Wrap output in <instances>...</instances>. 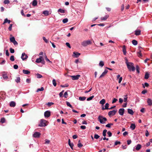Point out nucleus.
<instances>
[{"mask_svg":"<svg viewBox=\"0 0 152 152\" xmlns=\"http://www.w3.org/2000/svg\"><path fill=\"white\" fill-rule=\"evenodd\" d=\"M98 120L101 124H104L105 122L107 121V118L105 117H103L102 115H99L98 118Z\"/></svg>","mask_w":152,"mask_h":152,"instance_id":"obj_1","label":"nucleus"},{"mask_svg":"<svg viewBox=\"0 0 152 152\" xmlns=\"http://www.w3.org/2000/svg\"><path fill=\"white\" fill-rule=\"evenodd\" d=\"M36 62L37 63H41L42 64H45V61L44 59L42 56H40L39 58L37 59Z\"/></svg>","mask_w":152,"mask_h":152,"instance_id":"obj_2","label":"nucleus"},{"mask_svg":"<svg viewBox=\"0 0 152 152\" xmlns=\"http://www.w3.org/2000/svg\"><path fill=\"white\" fill-rule=\"evenodd\" d=\"M91 42L89 40L84 41L81 43V45L85 47L87 46L88 45H91Z\"/></svg>","mask_w":152,"mask_h":152,"instance_id":"obj_3","label":"nucleus"},{"mask_svg":"<svg viewBox=\"0 0 152 152\" xmlns=\"http://www.w3.org/2000/svg\"><path fill=\"white\" fill-rule=\"evenodd\" d=\"M129 71H133V63L132 62H129L126 65Z\"/></svg>","mask_w":152,"mask_h":152,"instance_id":"obj_4","label":"nucleus"},{"mask_svg":"<svg viewBox=\"0 0 152 152\" xmlns=\"http://www.w3.org/2000/svg\"><path fill=\"white\" fill-rule=\"evenodd\" d=\"M46 121L44 119H42L40 120V124H39V126L42 127L45 126H46Z\"/></svg>","mask_w":152,"mask_h":152,"instance_id":"obj_5","label":"nucleus"},{"mask_svg":"<svg viewBox=\"0 0 152 152\" xmlns=\"http://www.w3.org/2000/svg\"><path fill=\"white\" fill-rule=\"evenodd\" d=\"M117 112V110H113L112 111H110L108 113V115L110 117V116L114 115Z\"/></svg>","mask_w":152,"mask_h":152,"instance_id":"obj_6","label":"nucleus"},{"mask_svg":"<svg viewBox=\"0 0 152 152\" xmlns=\"http://www.w3.org/2000/svg\"><path fill=\"white\" fill-rule=\"evenodd\" d=\"M80 75H76L70 76V77L72 80H78L80 77Z\"/></svg>","mask_w":152,"mask_h":152,"instance_id":"obj_7","label":"nucleus"},{"mask_svg":"<svg viewBox=\"0 0 152 152\" xmlns=\"http://www.w3.org/2000/svg\"><path fill=\"white\" fill-rule=\"evenodd\" d=\"M21 58L23 60H25L28 58V56L25 53H23L22 54Z\"/></svg>","mask_w":152,"mask_h":152,"instance_id":"obj_8","label":"nucleus"},{"mask_svg":"<svg viewBox=\"0 0 152 152\" xmlns=\"http://www.w3.org/2000/svg\"><path fill=\"white\" fill-rule=\"evenodd\" d=\"M50 115V112L48 111H46L44 113V116L45 117L48 118Z\"/></svg>","mask_w":152,"mask_h":152,"instance_id":"obj_9","label":"nucleus"},{"mask_svg":"<svg viewBox=\"0 0 152 152\" xmlns=\"http://www.w3.org/2000/svg\"><path fill=\"white\" fill-rule=\"evenodd\" d=\"M40 135V133L37 132H34L33 134V137L35 138L39 137Z\"/></svg>","mask_w":152,"mask_h":152,"instance_id":"obj_10","label":"nucleus"},{"mask_svg":"<svg viewBox=\"0 0 152 152\" xmlns=\"http://www.w3.org/2000/svg\"><path fill=\"white\" fill-rule=\"evenodd\" d=\"M108 72V70H105L104 72L102 73V74L99 77V78H102L104 77L105 75L107 74V73Z\"/></svg>","mask_w":152,"mask_h":152,"instance_id":"obj_11","label":"nucleus"},{"mask_svg":"<svg viewBox=\"0 0 152 152\" xmlns=\"http://www.w3.org/2000/svg\"><path fill=\"white\" fill-rule=\"evenodd\" d=\"M2 76L3 78L5 80H7L8 78V76L7 74L5 72H2Z\"/></svg>","mask_w":152,"mask_h":152,"instance_id":"obj_12","label":"nucleus"},{"mask_svg":"<svg viewBox=\"0 0 152 152\" xmlns=\"http://www.w3.org/2000/svg\"><path fill=\"white\" fill-rule=\"evenodd\" d=\"M124 112V108H121L119 110V113L121 115H123Z\"/></svg>","mask_w":152,"mask_h":152,"instance_id":"obj_13","label":"nucleus"},{"mask_svg":"<svg viewBox=\"0 0 152 152\" xmlns=\"http://www.w3.org/2000/svg\"><path fill=\"white\" fill-rule=\"evenodd\" d=\"M135 34L136 36L139 35L140 34L141 31L140 30L137 29L135 31Z\"/></svg>","mask_w":152,"mask_h":152,"instance_id":"obj_14","label":"nucleus"},{"mask_svg":"<svg viewBox=\"0 0 152 152\" xmlns=\"http://www.w3.org/2000/svg\"><path fill=\"white\" fill-rule=\"evenodd\" d=\"M135 68L134 66V71L135 70ZM136 69L137 71V72L138 74L139 73L140 69V67H139V66L138 65H137L136 66Z\"/></svg>","mask_w":152,"mask_h":152,"instance_id":"obj_15","label":"nucleus"},{"mask_svg":"<svg viewBox=\"0 0 152 152\" xmlns=\"http://www.w3.org/2000/svg\"><path fill=\"white\" fill-rule=\"evenodd\" d=\"M73 54L74 55L73 56H75V58L78 57L80 55V53L77 52H74Z\"/></svg>","mask_w":152,"mask_h":152,"instance_id":"obj_16","label":"nucleus"},{"mask_svg":"<svg viewBox=\"0 0 152 152\" xmlns=\"http://www.w3.org/2000/svg\"><path fill=\"white\" fill-rule=\"evenodd\" d=\"M150 74L148 72H145V76L144 78L146 79H147L149 77Z\"/></svg>","mask_w":152,"mask_h":152,"instance_id":"obj_17","label":"nucleus"},{"mask_svg":"<svg viewBox=\"0 0 152 152\" xmlns=\"http://www.w3.org/2000/svg\"><path fill=\"white\" fill-rule=\"evenodd\" d=\"M16 105V103L14 101H11L10 102V105L11 107H14Z\"/></svg>","mask_w":152,"mask_h":152,"instance_id":"obj_18","label":"nucleus"},{"mask_svg":"<svg viewBox=\"0 0 152 152\" xmlns=\"http://www.w3.org/2000/svg\"><path fill=\"white\" fill-rule=\"evenodd\" d=\"M122 50L124 55H125L126 53V46L124 45L122 47Z\"/></svg>","mask_w":152,"mask_h":152,"instance_id":"obj_19","label":"nucleus"},{"mask_svg":"<svg viewBox=\"0 0 152 152\" xmlns=\"http://www.w3.org/2000/svg\"><path fill=\"white\" fill-rule=\"evenodd\" d=\"M109 17V15H106L104 17H102L101 18V20H106Z\"/></svg>","mask_w":152,"mask_h":152,"instance_id":"obj_20","label":"nucleus"},{"mask_svg":"<svg viewBox=\"0 0 152 152\" xmlns=\"http://www.w3.org/2000/svg\"><path fill=\"white\" fill-rule=\"evenodd\" d=\"M23 73L25 74L28 75L30 73V72L28 70H23Z\"/></svg>","mask_w":152,"mask_h":152,"instance_id":"obj_21","label":"nucleus"},{"mask_svg":"<svg viewBox=\"0 0 152 152\" xmlns=\"http://www.w3.org/2000/svg\"><path fill=\"white\" fill-rule=\"evenodd\" d=\"M43 14L45 16H48L49 15V12L47 10L44 11L42 12Z\"/></svg>","mask_w":152,"mask_h":152,"instance_id":"obj_22","label":"nucleus"},{"mask_svg":"<svg viewBox=\"0 0 152 152\" xmlns=\"http://www.w3.org/2000/svg\"><path fill=\"white\" fill-rule=\"evenodd\" d=\"M10 22L11 21L10 20H8L7 18H6L4 20L3 24L7 23L9 24L10 23Z\"/></svg>","mask_w":152,"mask_h":152,"instance_id":"obj_23","label":"nucleus"},{"mask_svg":"<svg viewBox=\"0 0 152 152\" xmlns=\"http://www.w3.org/2000/svg\"><path fill=\"white\" fill-rule=\"evenodd\" d=\"M147 102L149 105L152 104V100L150 99H148L147 100Z\"/></svg>","mask_w":152,"mask_h":152,"instance_id":"obj_24","label":"nucleus"},{"mask_svg":"<svg viewBox=\"0 0 152 152\" xmlns=\"http://www.w3.org/2000/svg\"><path fill=\"white\" fill-rule=\"evenodd\" d=\"M105 102V100L104 99H102L100 102V104L103 105Z\"/></svg>","mask_w":152,"mask_h":152,"instance_id":"obj_25","label":"nucleus"},{"mask_svg":"<svg viewBox=\"0 0 152 152\" xmlns=\"http://www.w3.org/2000/svg\"><path fill=\"white\" fill-rule=\"evenodd\" d=\"M141 148V145L139 144H138L136 147V149L137 150H139Z\"/></svg>","mask_w":152,"mask_h":152,"instance_id":"obj_26","label":"nucleus"},{"mask_svg":"<svg viewBox=\"0 0 152 152\" xmlns=\"http://www.w3.org/2000/svg\"><path fill=\"white\" fill-rule=\"evenodd\" d=\"M137 54L138 56L140 58H141L142 56V54L141 53V51L140 50H139V52L137 53Z\"/></svg>","mask_w":152,"mask_h":152,"instance_id":"obj_27","label":"nucleus"},{"mask_svg":"<svg viewBox=\"0 0 152 152\" xmlns=\"http://www.w3.org/2000/svg\"><path fill=\"white\" fill-rule=\"evenodd\" d=\"M86 97L84 96L83 97H80L79 98V99L80 101H84L86 99Z\"/></svg>","mask_w":152,"mask_h":152,"instance_id":"obj_28","label":"nucleus"},{"mask_svg":"<svg viewBox=\"0 0 152 152\" xmlns=\"http://www.w3.org/2000/svg\"><path fill=\"white\" fill-rule=\"evenodd\" d=\"M99 65L101 67L103 66L104 65V63L103 61H100L99 64Z\"/></svg>","mask_w":152,"mask_h":152,"instance_id":"obj_29","label":"nucleus"},{"mask_svg":"<svg viewBox=\"0 0 152 152\" xmlns=\"http://www.w3.org/2000/svg\"><path fill=\"white\" fill-rule=\"evenodd\" d=\"M37 2L36 0H34L32 2V5L34 6H36L37 5Z\"/></svg>","mask_w":152,"mask_h":152,"instance_id":"obj_30","label":"nucleus"},{"mask_svg":"<svg viewBox=\"0 0 152 152\" xmlns=\"http://www.w3.org/2000/svg\"><path fill=\"white\" fill-rule=\"evenodd\" d=\"M83 146V145L80 142V140H79L78 141V143L77 144V146L79 148H81Z\"/></svg>","mask_w":152,"mask_h":152,"instance_id":"obj_31","label":"nucleus"},{"mask_svg":"<svg viewBox=\"0 0 152 152\" xmlns=\"http://www.w3.org/2000/svg\"><path fill=\"white\" fill-rule=\"evenodd\" d=\"M128 112L129 114H130L131 115H133V111L132 110L128 109Z\"/></svg>","mask_w":152,"mask_h":152,"instance_id":"obj_32","label":"nucleus"},{"mask_svg":"<svg viewBox=\"0 0 152 152\" xmlns=\"http://www.w3.org/2000/svg\"><path fill=\"white\" fill-rule=\"evenodd\" d=\"M5 120H6L5 118H4L3 117L1 119L0 122L2 123H5Z\"/></svg>","mask_w":152,"mask_h":152,"instance_id":"obj_33","label":"nucleus"},{"mask_svg":"<svg viewBox=\"0 0 152 152\" xmlns=\"http://www.w3.org/2000/svg\"><path fill=\"white\" fill-rule=\"evenodd\" d=\"M107 132V130L106 129H104L103 132L102 133L104 137H105L106 135V133Z\"/></svg>","mask_w":152,"mask_h":152,"instance_id":"obj_34","label":"nucleus"},{"mask_svg":"<svg viewBox=\"0 0 152 152\" xmlns=\"http://www.w3.org/2000/svg\"><path fill=\"white\" fill-rule=\"evenodd\" d=\"M52 83H53V86H56V80L54 79H53V80H52Z\"/></svg>","mask_w":152,"mask_h":152,"instance_id":"obj_35","label":"nucleus"},{"mask_svg":"<svg viewBox=\"0 0 152 152\" xmlns=\"http://www.w3.org/2000/svg\"><path fill=\"white\" fill-rule=\"evenodd\" d=\"M58 12H60L61 13H65V10L60 8L58 9Z\"/></svg>","mask_w":152,"mask_h":152,"instance_id":"obj_36","label":"nucleus"},{"mask_svg":"<svg viewBox=\"0 0 152 152\" xmlns=\"http://www.w3.org/2000/svg\"><path fill=\"white\" fill-rule=\"evenodd\" d=\"M20 78L19 77H18L15 80V81L17 83H18L20 82Z\"/></svg>","mask_w":152,"mask_h":152,"instance_id":"obj_37","label":"nucleus"},{"mask_svg":"<svg viewBox=\"0 0 152 152\" xmlns=\"http://www.w3.org/2000/svg\"><path fill=\"white\" fill-rule=\"evenodd\" d=\"M113 125V124H112V123H110V124H107L105 126L106 127H107L110 128L111 127V126Z\"/></svg>","mask_w":152,"mask_h":152,"instance_id":"obj_38","label":"nucleus"},{"mask_svg":"<svg viewBox=\"0 0 152 152\" xmlns=\"http://www.w3.org/2000/svg\"><path fill=\"white\" fill-rule=\"evenodd\" d=\"M66 104L68 106L70 107L71 108H73V107H72V105L70 104V103L69 102H66Z\"/></svg>","mask_w":152,"mask_h":152,"instance_id":"obj_39","label":"nucleus"},{"mask_svg":"<svg viewBox=\"0 0 152 152\" xmlns=\"http://www.w3.org/2000/svg\"><path fill=\"white\" fill-rule=\"evenodd\" d=\"M44 90V88L43 87H42L40 88H38L37 91V92H38L39 91H43Z\"/></svg>","mask_w":152,"mask_h":152,"instance_id":"obj_40","label":"nucleus"},{"mask_svg":"<svg viewBox=\"0 0 152 152\" xmlns=\"http://www.w3.org/2000/svg\"><path fill=\"white\" fill-rule=\"evenodd\" d=\"M109 106V104L108 103H106L105 104V106L104 109H106L107 110L109 109V108H108Z\"/></svg>","mask_w":152,"mask_h":152,"instance_id":"obj_41","label":"nucleus"},{"mask_svg":"<svg viewBox=\"0 0 152 152\" xmlns=\"http://www.w3.org/2000/svg\"><path fill=\"white\" fill-rule=\"evenodd\" d=\"M68 21V19L66 18L62 20V22H63V23H66Z\"/></svg>","mask_w":152,"mask_h":152,"instance_id":"obj_42","label":"nucleus"},{"mask_svg":"<svg viewBox=\"0 0 152 152\" xmlns=\"http://www.w3.org/2000/svg\"><path fill=\"white\" fill-rule=\"evenodd\" d=\"M10 40L11 42H12L15 40V38L14 37H12L10 38Z\"/></svg>","mask_w":152,"mask_h":152,"instance_id":"obj_43","label":"nucleus"},{"mask_svg":"<svg viewBox=\"0 0 152 152\" xmlns=\"http://www.w3.org/2000/svg\"><path fill=\"white\" fill-rule=\"evenodd\" d=\"M94 96H92L90 97H89V98H88L87 99V100L88 101H90L91 99H92L94 98Z\"/></svg>","mask_w":152,"mask_h":152,"instance_id":"obj_44","label":"nucleus"},{"mask_svg":"<svg viewBox=\"0 0 152 152\" xmlns=\"http://www.w3.org/2000/svg\"><path fill=\"white\" fill-rule=\"evenodd\" d=\"M45 60L47 61H48L49 62L51 63H52V62L50 61L47 58V56L46 55L45 57Z\"/></svg>","mask_w":152,"mask_h":152,"instance_id":"obj_45","label":"nucleus"},{"mask_svg":"<svg viewBox=\"0 0 152 152\" xmlns=\"http://www.w3.org/2000/svg\"><path fill=\"white\" fill-rule=\"evenodd\" d=\"M121 144V142L118 141H116L115 142V145H120Z\"/></svg>","mask_w":152,"mask_h":152,"instance_id":"obj_46","label":"nucleus"},{"mask_svg":"<svg viewBox=\"0 0 152 152\" xmlns=\"http://www.w3.org/2000/svg\"><path fill=\"white\" fill-rule=\"evenodd\" d=\"M10 59L11 61H14L15 60L14 56H11L10 57Z\"/></svg>","mask_w":152,"mask_h":152,"instance_id":"obj_47","label":"nucleus"},{"mask_svg":"<svg viewBox=\"0 0 152 152\" xmlns=\"http://www.w3.org/2000/svg\"><path fill=\"white\" fill-rule=\"evenodd\" d=\"M68 93L67 91L65 92L64 94V96L65 98H67L68 97Z\"/></svg>","mask_w":152,"mask_h":152,"instance_id":"obj_48","label":"nucleus"},{"mask_svg":"<svg viewBox=\"0 0 152 152\" xmlns=\"http://www.w3.org/2000/svg\"><path fill=\"white\" fill-rule=\"evenodd\" d=\"M10 1L9 0H4V3L5 4H8L10 3Z\"/></svg>","mask_w":152,"mask_h":152,"instance_id":"obj_49","label":"nucleus"},{"mask_svg":"<svg viewBox=\"0 0 152 152\" xmlns=\"http://www.w3.org/2000/svg\"><path fill=\"white\" fill-rule=\"evenodd\" d=\"M42 39H43L44 41L46 43H48V41L46 39L45 37H43Z\"/></svg>","mask_w":152,"mask_h":152,"instance_id":"obj_50","label":"nucleus"},{"mask_svg":"<svg viewBox=\"0 0 152 152\" xmlns=\"http://www.w3.org/2000/svg\"><path fill=\"white\" fill-rule=\"evenodd\" d=\"M13 25L12 24H10V26L8 28V29L10 31H11L12 30V27Z\"/></svg>","mask_w":152,"mask_h":152,"instance_id":"obj_51","label":"nucleus"},{"mask_svg":"<svg viewBox=\"0 0 152 152\" xmlns=\"http://www.w3.org/2000/svg\"><path fill=\"white\" fill-rule=\"evenodd\" d=\"M100 136L98 134H95L94 136V138L96 139H98L99 137Z\"/></svg>","mask_w":152,"mask_h":152,"instance_id":"obj_52","label":"nucleus"},{"mask_svg":"<svg viewBox=\"0 0 152 152\" xmlns=\"http://www.w3.org/2000/svg\"><path fill=\"white\" fill-rule=\"evenodd\" d=\"M36 75L37 77L38 78H41L42 77V75L39 74L38 73Z\"/></svg>","mask_w":152,"mask_h":152,"instance_id":"obj_53","label":"nucleus"},{"mask_svg":"<svg viewBox=\"0 0 152 152\" xmlns=\"http://www.w3.org/2000/svg\"><path fill=\"white\" fill-rule=\"evenodd\" d=\"M10 52L11 53H14L15 52V50L12 48H10Z\"/></svg>","mask_w":152,"mask_h":152,"instance_id":"obj_54","label":"nucleus"},{"mask_svg":"<svg viewBox=\"0 0 152 152\" xmlns=\"http://www.w3.org/2000/svg\"><path fill=\"white\" fill-rule=\"evenodd\" d=\"M54 104V103L53 102H48L47 104V105L48 107Z\"/></svg>","mask_w":152,"mask_h":152,"instance_id":"obj_55","label":"nucleus"},{"mask_svg":"<svg viewBox=\"0 0 152 152\" xmlns=\"http://www.w3.org/2000/svg\"><path fill=\"white\" fill-rule=\"evenodd\" d=\"M64 91L63 90L59 94V95L60 97H61L63 95V93L64 92Z\"/></svg>","mask_w":152,"mask_h":152,"instance_id":"obj_56","label":"nucleus"},{"mask_svg":"<svg viewBox=\"0 0 152 152\" xmlns=\"http://www.w3.org/2000/svg\"><path fill=\"white\" fill-rule=\"evenodd\" d=\"M118 101V99H115V98H114L112 101V103L113 104V103H115V102H116V101Z\"/></svg>","mask_w":152,"mask_h":152,"instance_id":"obj_57","label":"nucleus"},{"mask_svg":"<svg viewBox=\"0 0 152 152\" xmlns=\"http://www.w3.org/2000/svg\"><path fill=\"white\" fill-rule=\"evenodd\" d=\"M66 45L69 48H71V46L69 43H68V42L66 43Z\"/></svg>","mask_w":152,"mask_h":152,"instance_id":"obj_58","label":"nucleus"},{"mask_svg":"<svg viewBox=\"0 0 152 152\" xmlns=\"http://www.w3.org/2000/svg\"><path fill=\"white\" fill-rule=\"evenodd\" d=\"M107 134L108 135L109 137H110L112 136V134L110 131H108L107 132Z\"/></svg>","mask_w":152,"mask_h":152,"instance_id":"obj_59","label":"nucleus"},{"mask_svg":"<svg viewBox=\"0 0 152 152\" xmlns=\"http://www.w3.org/2000/svg\"><path fill=\"white\" fill-rule=\"evenodd\" d=\"M50 142V141L47 139H46L45 140V144H49Z\"/></svg>","mask_w":152,"mask_h":152,"instance_id":"obj_60","label":"nucleus"},{"mask_svg":"<svg viewBox=\"0 0 152 152\" xmlns=\"http://www.w3.org/2000/svg\"><path fill=\"white\" fill-rule=\"evenodd\" d=\"M145 135L146 137L148 136L149 135V133L147 130H146L145 131Z\"/></svg>","mask_w":152,"mask_h":152,"instance_id":"obj_61","label":"nucleus"},{"mask_svg":"<svg viewBox=\"0 0 152 152\" xmlns=\"http://www.w3.org/2000/svg\"><path fill=\"white\" fill-rule=\"evenodd\" d=\"M18 66L17 65H14L13 66V68L15 69H17L18 68Z\"/></svg>","mask_w":152,"mask_h":152,"instance_id":"obj_62","label":"nucleus"},{"mask_svg":"<svg viewBox=\"0 0 152 152\" xmlns=\"http://www.w3.org/2000/svg\"><path fill=\"white\" fill-rule=\"evenodd\" d=\"M137 42L134 39V45H136L137 44Z\"/></svg>","mask_w":152,"mask_h":152,"instance_id":"obj_63","label":"nucleus"},{"mask_svg":"<svg viewBox=\"0 0 152 152\" xmlns=\"http://www.w3.org/2000/svg\"><path fill=\"white\" fill-rule=\"evenodd\" d=\"M80 128L82 129H86V126H80Z\"/></svg>","mask_w":152,"mask_h":152,"instance_id":"obj_64","label":"nucleus"}]
</instances>
